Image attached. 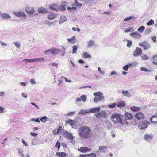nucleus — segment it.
I'll use <instances>...</instances> for the list:
<instances>
[{
	"label": "nucleus",
	"mask_w": 157,
	"mask_h": 157,
	"mask_svg": "<svg viewBox=\"0 0 157 157\" xmlns=\"http://www.w3.org/2000/svg\"><path fill=\"white\" fill-rule=\"evenodd\" d=\"M79 136L82 139H88L92 136V131L88 126L81 127L78 130Z\"/></svg>",
	"instance_id": "nucleus-1"
},
{
	"label": "nucleus",
	"mask_w": 157,
	"mask_h": 157,
	"mask_svg": "<svg viewBox=\"0 0 157 157\" xmlns=\"http://www.w3.org/2000/svg\"><path fill=\"white\" fill-rule=\"evenodd\" d=\"M111 118L112 121L115 123H119L122 125L124 124L123 120L124 118L121 115L117 113L113 114L111 116Z\"/></svg>",
	"instance_id": "nucleus-2"
},
{
	"label": "nucleus",
	"mask_w": 157,
	"mask_h": 157,
	"mask_svg": "<svg viewBox=\"0 0 157 157\" xmlns=\"http://www.w3.org/2000/svg\"><path fill=\"white\" fill-rule=\"evenodd\" d=\"M133 115L131 113L128 112H125L124 116L123 117V121L124 125L127 126L129 125V124L131 123V120L133 117Z\"/></svg>",
	"instance_id": "nucleus-3"
},
{
	"label": "nucleus",
	"mask_w": 157,
	"mask_h": 157,
	"mask_svg": "<svg viewBox=\"0 0 157 157\" xmlns=\"http://www.w3.org/2000/svg\"><path fill=\"white\" fill-rule=\"evenodd\" d=\"M93 95L95 97L94 98V102L95 103L103 101L104 100V97L103 94L101 92L94 93Z\"/></svg>",
	"instance_id": "nucleus-4"
},
{
	"label": "nucleus",
	"mask_w": 157,
	"mask_h": 157,
	"mask_svg": "<svg viewBox=\"0 0 157 157\" xmlns=\"http://www.w3.org/2000/svg\"><path fill=\"white\" fill-rule=\"evenodd\" d=\"M61 50L57 48H52L51 49V54L53 55H57L61 52L60 55L62 56H63L65 53L66 49L65 48L62 46Z\"/></svg>",
	"instance_id": "nucleus-5"
},
{
	"label": "nucleus",
	"mask_w": 157,
	"mask_h": 157,
	"mask_svg": "<svg viewBox=\"0 0 157 157\" xmlns=\"http://www.w3.org/2000/svg\"><path fill=\"white\" fill-rule=\"evenodd\" d=\"M138 45L140 46L143 47V48L145 50L149 49L151 47L149 43L146 41L140 42Z\"/></svg>",
	"instance_id": "nucleus-6"
},
{
	"label": "nucleus",
	"mask_w": 157,
	"mask_h": 157,
	"mask_svg": "<svg viewBox=\"0 0 157 157\" xmlns=\"http://www.w3.org/2000/svg\"><path fill=\"white\" fill-rule=\"evenodd\" d=\"M63 134L64 137L71 140V143L73 142V139L75 137L72 134L69 133L65 131L63 132Z\"/></svg>",
	"instance_id": "nucleus-7"
},
{
	"label": "nucleus",
	"mask_w": 157,
	"mask_h": 157,
	"mask_svg": "<svg viewBox=\"0 0 157 157\" xmlns=\"http://www.w3.org/2000/svg\"><path fill=\"white\" fill-rule=\"evenodd\" d=\"M95 115L98 119L100 118L101 117L106 118L107 115V113L104 110L102 111L101 112L95 114Z\"/></svg>",
	"instance_id": "nucleus-8"
},
{
	"label": "nucleus",
	"mask_w": 157,
	"mask_h": 157,
	"mask_svg": "<svg viewBox=\"0 0 157 157\" xmlns=\"http://www.w3.org/2000/svg\"><path fill=\"white\" fill-rule=\"evenodd\" d=\"M149 124V121H144L143 122L139 123V128L141 130L144 129L147 127Z\"/></svg>",
	"instance_id": "nucleus-9"
},
{
	"label": "nucleus",
	"mask_w": 157,
	"mask_h": 157,
	"mask_svg": "<svg viewBox=\"0 0 157 157\" xmlns=\"http://www.w3.org/2000/svg\"><path fill=\"white\" fill-rule=\"evenodd\" d=\"M142 53V49L136 47L135 50L133 52V55L134 56L138 57Z\"/></svg>",
	"instance_id": "nucleus-10"
},
{
	"label": "nucleus",
	"mask_w": 157,
	"mask_h": 157,
	"mask_svg": "<svg viewBox=\"0 0 157 157\" xmlns=\"http://www.w3.org/2000/svg\"><path fill=\"white\" fill-rule=\"evenodd\" d=\"M130 35L135 39H139L141 37V34L137 31L133 32L130 34Z\"/></svg>",
	"instance_id": "nucleus-11"
},
{
	"label": "nucleus",
	"mask_w": 157,
	"mask_h": 157,
	"mask_svg": "<svg viewBox=\"0 0 157 157\" xmlns=\"http://www.w3.org/2000/svg\"><path fill=\"white\" fill-rule=\"evenodd\" d=\"M14 14L17 17H23L25 19L27 17L26 15L24 12L20 11H15L13 12Z\"/></svg>",
	"instance_id": "nucleus-12"
},
{
	"label": "nucleus",
	"mask_w": 157,
	"mask_h": 157,
	"mask_svg": "<svg viewBox=\"0 0 157 157\" xmlns=\"http://www.w3.org/2000/svg\"><path fill=\"white\" fill-rule=\"evenodd\" d=\"M67 3L66 2L64 1L63 2L62 4L59 7V10L61 11H64L66 10V6H67Z\"/></svg>",
	"instance_id": "nucleus-13"
},
{
	"label": "nucleus",
	"mask_w": 157,
	"mask_h": 157,
	"mask_svg": "<svg viewBox=\"0 0 157 157\" xmlns=\"http://www.w3.org/2000/svg\"><path fill=\"white\" fill-rule=\"evenodd\" d=\"M144 137L145 140L147 142H150L152 140L153 136L151 134H147L144 136Z\"/></svg>",
	"instance_id": "nucleus-14"
},
{
	"label": "nucleus",
	"mask_w": 157,
	"mask_h": 157,
	"mask_svg": "<svg viewBox=\"0 0 157 157\" xmlns=\"http://www.w3.org/2000/svg\"><path fill=\"white\" fill-rule=\"evenodd\" d=\"M134 117L136 119L139 120L140 119L144 118V116L142 113L139 112L135 114Z\"/></svg>",
	"instance_id": "nucleus-15"
},
{
	"label": "nucleus",
	"mask_w": 157,
	"mask_h": 157,
	"mask_svg": "<svg viewBox=\"0 0 157 157\" xmlns=\"http://www.w3.org/2000/svg\"><path fill=\"white\" fill-rule=\"evenodd\" d=\"M88 44L86 48H91L94 46H95V43L94 41L92 40H91L87 42Z\"/></svg>",
	"instance_id": "nucleus-16"
},
{
	"label": "nucleus",
	"mask_w": 157,
	"mask_h": 157,
	"mask_svg": "<svg viewBox=\"0 0 157 157\" xmlns=\"http://www.w3.org/2000/svg\"><path fill=\"white\" fill-rule=\"evenodd\" d=\"M26 11L28 13L30 14H34L35 12L33 8L29 7L26 8Z\"/></svg>",
	"instance_id": "nucleus-17"
},
{
	"label": "nucleus",
	"mask_w": 157,
	"mask_h": 157,
	"mask_svg": "<svg viewBox=\"0 0 157 157\" xmlns=\"http://www.w3.org/2000/svg\"><path fill=\"white\" fill-rule=\"evenodd\" d=\"M42 143L40 142L39 139L35 138L33 139L32 141V144L33 145H39Z\"/></svg>",
	"instance_id": "nucleus-18"
},
{
	"label": "nucleus",
	"mask_w": 157,
	"mask_h": 157,
	"mask_svg": "<svg viewBox=\"0 0 157 157\" xmlns=\"http://www.w3.org/2000/svg\"><path fill=\"white\" fill-rule=\"evenodd\" d=\"M49 7L50 9L56 11H58L59 10L58 5L55 4L50 5L49 6Z\"/></svg>",
	"instance_id": "nucleus-19"
},
{
	"label": "nucleus",
	"mask_w": 157,
	"mask_h": 157,
	"mask_svg": "<svg viewBox=\"0 0 157 157\" xmlns=\"http://www.w3.org/2000/svg\"><path fill=\"white\" fill-rule=\"evenodd\" d=\"M1 16L2 18L5 19H8L11 18L10 16L6 13H2L1 14Z\"/></svg>",
	"instance_id": "nucleus-20"
},
{
	"label": "nucleus",
	"mask_w": 157,
	"mask_h": 157,
	"mask_svg": "<svg viewBox=\"0 0 157 157\" xmlns=\"http://www.w3.org/2000/svg\"><path fill=\"white\" fill-rule=\"evenodd\" d=\"M100 110V107L94 108L90 109L89 110V113H95L99 112Z\"/></svg>",
	"instance_id": "nucleus-21"
},
{
	"label": "nucleus",
	"mask_w": 157,
	"mask_h": 157,
	"mask_svg": "<svg viewBox=\"0 0 157 157\" xmlns=\"http://www.w3.org/2000/svg\"><path fill=\"white\" fill-rule=\"evenodd\" d=\"M108 148V147L106 146H100L99 147V151L100 152H104Z\"/></svg>",
	"instance_id": "nucleus-22"
},
{
	"label": "nucleus",
	"mask_w": 157,
	"mask_h": 157,
	"mask_svg": "<svg viewBox=\"0 0 157 157\" xmlns=\"http://www.w3.org/2000/svg\"><path fill=\"white\" fill-rule=\"evenodd\" d=\"M56 16L54 13H51L48 15V18L49 20H52L55 18Z\"/></svg>",
	"instance_id": "nucleus-23"
},
{
	"label": "nucleus",
	"mask_w": 157,
	"mask_h": 157,
	"mask_svg": "<svg viewBox=\"0 0 157 157\" xmlns=\"http://www.w3.org/2000/svg\"><path fill=\"white\" fill-rule=\"evenodd\" d=\"M125 105V102L123 101H121L118 103L117 106L121 108L124 106Z\"/></svg>",
	"instance_id": "nucleus-24"
},
{
	"label": "nucleus",
	"mask_w": 157,
	"mask_h": 157,
	"mask_svg": "<svg viewBox=\"0 0 157 157\" xmlns=\"http://www.w3.org/2000/svg\"><path fill=\"white\" fill-rule=\"evenodd\" d=\"M122 93L124 96L128 97H130L131 96V95L130 93L128 91L123 90L122 91Z\"/></svg>",
	"instance_id": "nucleus-25"
},
{
	"label": "nucleus",
	"mask_w": 157,
	"mask_h": 157,
	"mask_svg": "<svg viewBox=\"0 0 157 157\" xmlns=\"http://www.w3.org/2000/svg\"><path fill=\"white\" fill-rule=\"evenodd\" d=\"M67 21V18L64 15H62L61 16L60 19L59 21V24H61Z\"/></svg>",
	"instance_id": "nucleus-26"
},
{
	"label": "nucleus",
	"mask_w": 157,
	"mask_h": 157,
	"mask_svg": "<svg viewBox=\"0 0 157 157\" xmlns=\"http://www.w3.org/2000/svg\"><path fill=\"white\" fill-rule=\"evenodd\" d=\"M38 11L40 13H46L47 12L46 9L42 7L39 8L38 9Z\"/></svg>",
	"instance_id": "nucleus-27"
},
{
	"label": "nucleus",
	"mask_w": 157,
	"mask_h": 157,
	"mask_svg": "<svg viewBox=\"0 0 157 157\" xmlns=\"http://www.w3.org/2000/svg\"><path fill=\"white\" fill-rule=\"evenodd\" d=\"M87 149V147H81L78 148V150L84 153L86 152V150Z\"/></svg>",
	"instance_id": "nucleus-28"
},
{
	"label": "nucleus",
	"mask_w": 157,
	"mask_h": 157,
	"mask_svg": "<svg viewBox=\"0 0 157 157\" xmlns=\"http://www.w3.org/2000/svg\"><path fill=\"white\" fill-rule=\"evenodd\" d=\"M56 154L61 157H65L67 156L66 153L64 152H57Z\"/></svg>",
	"instance_id": "nucleus-29"
},
{
	"label": "nucleus",
	"mask_w": 157,
	"mask_h": 157,
	"mask_svg": "<svg viewBox=\"0 0 157 157\" xmlns=\"http://www.w3.org/2000/svg\"><path fill=\"white\" fill-rule=\"evenodd\" d=\"M66 123H69L70 125H71L72 127V128H75V124L74 123V121L73 120L68 119V121H66Z\"/></svg>",
	"instance_id": "nucleus-30"
},
{
	"label": "nucleus",
	"mask_w": 157,
	"mask_h": 157,
	"mask_svg": "<svg viewBox=\"0 0 157 157\" xmlns=\"http://www.w3.org/2000/svg\"><path fill=\"white\" fill-rule=\"evenodd\" d=\"M133 64L131 63H129L128 64L124 66L123 67V69L124 70L128 71V69L129 67L132 66Z\"/></svg>",
	"instance_id": "nucleus-31"
},
{
	"label": "nucleus",
	"mask_w": 157,
	"mask_h": 157,
	"mask_svg": "<svg viewBox=\"0 0 157 157\" xmlns=\"http://www.w3.org/2000/svg\"><path fill=\"white\" fill-rule=\"evenodd\" d=\"M150 120L151 122L153 123H157V115H154L151 118Z\"/></svg>",
	"instance_id": "nucleus-32"
},
{
	"label": "nucleus",
	"mask_w": 157,
	"mask_h": 157,
	"mask_svg": "<svg viewBox=\"0 0 157 157\" xmlns=\"http://www.w3.org/2000/svg\"><path fill=\"white\" fill-rule=\"evenodd\" d=\"M82 56L85 58H90L91 56L87 52H85L83 53Z\"/></svg>",
	"instance_id": "nucleus-33"
},
{
	"label": "nucleus",
	"mask_w": 157,
	"mask_h": 157,
	"mask_svg": "<svg viewBox=\"0 0 157 157\" xmlns=\"http://www.w3.org/2000/svg\"><path fill=\"white\" fill-rule=\"evenodd\" d=\"M67 40L69 42L74 43L75 41V36H74L71 38H68Z\"/></svg>",
	"instance_id": "nucleus-34"
},
{
	"label": "nucleus",
	"mask_w": 157,
	"mask_h": 157,
	"mask_svg": "<svg viewBox=\"0 0 157 157\" xmlns=\"http://www.w3.org/2000/svg\"><path fill=\"white\" fill-rule=\"evenodd\" d=\"M141 59L142 60H145L149 59V57L146 54H143L141 56Z\"/></svg>",
	"instance_id": "nucleus-35"
},
{
	"label": "nucleus",
	"mask_w": 157,
	"mask_h": 157,
	"mask_svg": "<svg viewBox=\"0 0 157 157\" xmlns=\"http://www.w3.org/2000/svg\"><path fill=\"white\" fill-rule=\"evenodd\" d=\"M89 113V111H88L83 109H81L79 113V114L85 115L86 113Z\"/></svg>",
	"instance_id": "nucleus-36"
},
{
	"label": "nucleus",
	"mask_w": 157,
	"mask_h": 157,
	"mask_svg": "<svg viewBox=\"0 0 157 157\" xmlns=\"http://www.w3.org/2000/svg\"><path fill=\"white\" fill-rule=\"evenodd\" d=\"M48 118L47 116H43L41 118L40 120L43 123H45L47 120Z\"/></svg>",
	"instance_id": "nucleus-37"
},
{
	"label": "nucleus",
	"mask_w": 157,
	"mask_h": 157,
	"mask_svg": "<svg viewBox=\"0 0 157 157\" xmlns=\"http://www.w3.org/2000/svg\"><path fill=\"white\" fill-rule=\"evenodd\" d=\"M132 19H134V17L132 16H131L128 17L126 18L124 20V22H127L131 20Z\"/></svg>",
	"instance_id": "nucleus-38"
},
{
	"label": "nucleus",
	"mask_w": 157,
	"mask_h": 157,
	"mask_svg": "<svg viewBox=\"0 0 157 157\" xmlns=\"http://www.w3.org/2000/svg\"><path fill=\"white\" fill-rule=\"evenodd\" d=\"M130 109L131 110L133 111H139L140 108L139 107H135V106H132L130 108Z\"/></svg>",
	"instance_id": "nucleus-39"
},
{
	"label": "nucleus",
	"mask_w": 157,
	"mask_h": 157,
	"mask_svg": "<svg viewBox=\"0 0 157 157\" xmlns=\"http://www.w3.org/2000/svg\"><path fill=\"white\" fill-rule=\"evenodd\" d=\"M35 62H44L45 60V59L43 58H40L35 59Z\"/></svg>",
	"instance_id": "nucleus-40"
},
{
	"label": "nucleus",
	"mask_w": 157,
	"mask_h": 157,
	"mask_svg": "<svg viewBox=\"0 0 157 157\" xmlns=\"http://www.w3.org/2000/svg\"><path fill=\"white\" fill-rule=\"evenodd\" d=\"M81 100H82L84 102H85L87 100L86 96L84 95H82L80 96Z\"/></svg>",
	"instance_id": "nucleus-41"
},
{
	"label": "nucleus",
	"mask_w": 157,
	"mask_h": 157,
	"mask_svg": "<svg viewBox=\"0 0 157 157\" xmlns=\"http://www.w3.org/2000/svg\"><path fill=\"white\" fill-rule=\"evenodd\" d=\"M145 28V27L144 26H142L139 28L137 30L139 32L142 33L143 32Z\"/></svg>",
	"instance_id": "nucleus-42"
},
{
	"label": "nucleus",
	"mask_w": 157,
	"mask_h": 157,
	"mask_svg": "<svg viewBox=\"0 0 157 157\" xmlns=\"http://www.w3.org/2000/svg\"><path fill=\"white\" fill-rule=\"evenodd\" d=\"M75 4H72V6H76L78 7H81L82 6V4L80 3H78L77 0H75Z\"/></svg>",
	"instance_id": "nucleus-43"
},
{
	"label": "nucleus",
	"mask_w": 157,
	"mask_h": 157,
	"mask_svg": "<svg viewBox=\"0 0 157 157\" xmlns=\"http://www.w3.org/2000/svg\"><path fill=\"white\" fill-rule=\"evenodd\" d=\"M116 105V104L115 103H113L112 104H109L108 106L110 108H113L115 107Z\"/></svg>",
	"instance_id": "nucleus-44"
},
{
	"label": "nucleus",
	"mask_w": 157,
	"mask_h": 157,
	"mask_svg": "<svg viewBox=\"0 0 157 157\" xmlns=\"http://www.w3.org/2000/svg\"><path fill=\"white\" fill-rule=\"evenodd\" d=\"M140 70L141 71H145V72H150L151 71V70L147 69L145 67H141L140 68Z\"/></svg>",
	"instance_id": "nucleus-45"
},
{
	"label": "nucleus",
	"mask_w": 157,
	"mask_h": 157,
	"mask_svg": "<svg viewBox=\"0 0 157 157\" xmlns=\"http://www.w3.org/2000/svg\"><path fill=\"white\" fill-rule=\"evenodd\" d=\"M72 48H72L73 52H72V54L76 53V51H77V50L78 49V48L75 45H74L73 47Z\"/></svg>",
	"instance_id": "nucleus-46"
},
{
	"label": "nucleus",
	"mask_w": 157,
	"mask_h": 157,
	"mask_svg": "<svg viewBox=\"0 0 157 157\" xmlns=\"http://www.w3.org/2000/svg\"><path fill=\"white\" fill-rule=\"evenodd\" d=\"M87 157H96V155L95 153H91L87 154Z\"/></svg>",
	"instance_id": "nucleus-47"
},
{
	"label": "nucleus",
	"mask_w": 157,
	"mask_h": 157,
	"mask_svg": "<svg viewBox=\"0 0 157 157\" xmlns=\"http://www.w3.org/2000/svg\"><path fill=\"white\" fill-rule=\"evenodd\" d=\"M154 23V21L152 19L150 20L148 22L147 25V26H150L152 25Z\"/></svg>",
	"instance_id": "nucleus-48"
},
{
	"label": "nucleus",
	"mask_w": 157,
	"mask_h": 157,
	"mask_svg": "<svg viewBox=\"0 0 157 157\" xmlns=\"http://www.w3.org/2000/svg\"><path fill=\"white\" fill-rule=\"evenodd\" d=\"M111 75H116L117 76H119V75L118 73L113 71L111 72L110 75L109 76H110Z\"/></svg>",
	"instance_id": "nucleus-49"
},
{
	"label": "nucleus",
	"mask_w": 157,
	"mask_h": 157,
	"mask_svg": "<svg viewBox=\"0 0 157 157\" xmlns=\"http://www.w3.org/2000/svg\"><path fill=\"white\" fill-rule=\"evenodd\" d=\"M135 29H134L133 27L131 28L130 29H127L124 31L125 33H128L129 32H131L135 30Z\"/></svg>",
	"instance_id": "nucleus-50"
},
{
	"label": "nucleus",
	"mask_w": 157,
	"mask_h": 157,
	"mask_svg": "<svg viewBox=\"0 0 157 157\" xmlns=\"http://www.w3.org/2000/svg\"><path fill=\"white\" fill-rule=\"evenodd\" d=\"M18 152L21 155V157H24V155L23 154L24 151H23L21 149H18Z\"/></svg>",
	"instance_id": "nucleus-51"
},
{
	"label": "nucleus",
	"mask_w": 157,
	"mask_h": 157,
	"mask_svg": "<svg viewBox=\"0 0 157 157\" xmlns=\"http://www.w3.org/2000/svg\"><path fill=\"white\" fill-rule=\"evenodd\" d=\"M127 46L128 47H130V46L132 45V42L131 40H127Z\"/></svg>",
	"instance_id": "nucleus-52"
},
{
	"label": "nucleus",
	"mask_w": 157,
	"mask_h": 157,
	"mask_svg": "<svg viewBox=\"0 0 157 157\" xmlns=\"http://www.w3.org/2000/svg\"><path fill=\"white\" fill-rule=\"evenodd\" d=\"M62 129V127H61V126H60L59 127V128L57 129V130L56 132L55 133V134L56 135V134H58L59 133V132H61Z\"/></svg>",
	"instance_id": "nucleus-53"
},
{
	"label": "nucleus",
	"mask_w": 157,
	"mask_h": 157,
	"mask_svg": "<svg viewBox=\"0 0 157 157\" xmlns=\"http://www.w3.org/2000/svg\"><path fill=\"white\" fill-rule=\"evenodd\" d=\"M30 82L32 84H35L36 83V82L33 78H31L30 79Z\"/></svg>",
	"instance_id": "nucleus-54"
},
{
	"label": "nucleus",
	"mask_w": 157,
	"mask_h": 157,
	"mask_svg": "<svg viewBox=\"0 0 157 157\" xmlns=\"http://www.w3.org/2000/svg\"><path fill=\"white\" fill-rule=\"evenodd\" d=\"M55 147L58 148V149H59L60 147V142L59 141H57L55 145Z\"/></svg>",
	"instance_id": "nucleus-55"
},
{
	"label": "nucleus",
	"mask_w": 157,
	"mask_h": 157,
	"mask_svg": "<svg viewBox=\"0 0 157 157\" xmlns=\"http://www.w3.org/2000/svg\"><path fill=\"white\" fill-rule=\"evenodd\" d=\"M24 60L26 61L27 62H35V59H25Z\"/></svg>",
	"instance_id": "nucleus-56"
},
{
	"label": "nucleus",
	"mask_w": 157,
	"mask_h": 157,
	"mask_svg": "<svg viewBox=\"0 0 157 157\" xmlns=\"http://www.w3.org/2000/svg\"><path fill=\"white\" fill-rule=\"evenodd\" d=\"M151 38L152 40L154 43H155L156 42V37L155 36H151Z\"/></svg>",
	"instance_id": "nucleus-57"
},
{
	"label": "nucleus",
	"mask_w": 157,
	"mask_h": 157,
	"mask_svg": "<svg viewBox=\"0 0 157 157\" xmlns=\"http://www.w3.org/2000/svg\"><path fill=\"white\" fill-rule=\"evenodd\" d=\"M14 44L15 46L18 48H20V45L18 42H16L14 43Z\"/></svg>",
	"instance_id": "nucleus-58"
},
{
	"label": "nucleus",
	"mask_w": 157,
	"mask_h": 157,
	"mask_svg": "<svg viewBox=\"0 0 157 157\" xmlns=\"http://www.w3.org/2000/svg\"><path fill=\"white\" fill-rule=\"evenodd\" d=\"M67 9L69 11H71L72 10H75L76 9V8L75 7H68L67 8Z\"/></svg>",
	"instance_id": "nucleus-59"
},
{
	"label": "nucleus",
	"mask_w": 157,
	"mask_h": 157,
	"mask_svg": "<svg viewBox=\"0 0 157 157\" xmlns=\"http://www.w3.org/2000/svg\"><path fill=\"white\" fill-rule=\"evenodd\" d=\"M98 71L102 75H104L105 74V72L103 71H101L100 67H98Z\"/></svg>",
	"instance_id": "nucleus-60"
},
{
	"label": "nucleus",
	"mask_w": 157,
	"mask_h": 157,
	"mask_svg": "<svg viewBox=\"0 0 157 157\" xmlns=\"http://www.w3.org/2000/svg\"><path fill=\"white\" fill-rule=\"evenodd\" d=\"M151 32V29H147L145 30V34H147L150 33Z\"/></svg>",
	"instance_id": "nucleus-61"
},
{
	"label": "nucleus",
	"mask_w": 157,
	"mask_h": 157,
	"mask_svg": "<svg viewBox=\"0 0 157 157\" xmlns=\"http://www.w3.org/2000/svg\"><path fill=\"white\" fill-rule=\"evenodd\" d=\"M49 52H50L51 54V49L46 50L44 52V53L48 55V53Z\"/></svg>",
	"instance_id": "nucleus-62"
},
{
	"label": "nucleus",
	"mask_w": 157,
	"mask_h": 157,
	"mask_svg": "<svg viewBox=\"0 0 157 157\" xmlns=\"http://www.w3.org/2000/svg\"><path fill=\"white\" fill-rule=\"evenodd\" d=\"M154 61H157V55H154L152 57Z\"/></svg>",
	"instance_id": "nucleus-63"
},
{
	"label": "nucleus",
	"mask_w": 157,
	"mask_h": 157,
	"mask_svg": "<svg viewBox=\"0 0 157 157\" xmlns=\"http://www.w3.org/2000/svg\"><path fill=\"white\" fill-rule=\"evenodd\" d=\"M75 111L70 112L69 113H67V115H71L74 114L75 113Z\"/></svg>",
	"instance_id": "nucleus-64"
}]
</instances>
